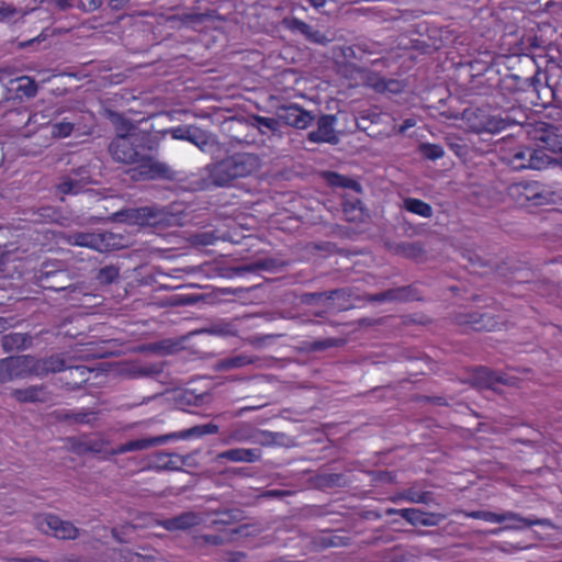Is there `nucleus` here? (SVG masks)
Here are the masks:
<instances>
[{"label": "nucleus", "instance_id": "423d86ee", "mask_svg": "<svg viewBox=\"0 0 562 562\" xmlns=\"http://www.w3.org/2000/svg\"><path fill=\"white\" fill-rule=\"evenodd\" d=\"M35 357L11 356L0 359V384L35 375Z\"/></svg>", "mask_w": 562, "mask_h": 562}, {"label": "nucleus", "instance_id": "1a4fd4ad", "mask_svg": "<svg viewBox=\"0 0 562 562\" xmlns=\"http://www.w3.org/2000/svg\"><path fill=\"white\" fill-rule=\"evenodd\" d=\"M34 524L41 532L59 539H75L78 535V529L70 521L63 520L53 514L36 516Z\"/></svg>", "mask_w": 562, "mask_h": 562}, {"label": "nucleus", "instance_id": "c9c22d12", "mask_svg": "<svg viewBox=\"0 0 562 562\" xmlns=\"http://www.w3.org/2000/svg\"><path fill=\"white\" fill-rule=\"evenodd\" d=\"M251 120L252 126L257 127L262 135H266L268 133L276 134L280 130V121L278 116L273 119L254 115Z\"/></svg>", "mask_w": 562, "mask_h": 562}, {"label": "nucleus", "instance_id": "39448f33", "mask_svg": "<svg viewBox=\"0 0 562 562\" xmlns=\"http://www.w3.org/2000/svg\"><path fill=\"white\" fill-rule=\"evenodd\" d=\"M173 139L187 140L195 145L201 151L210 155L221 150L217 137L195 125H180L167 131Z\"/></svg>", "mask_w": 562, "mask_h": 562}, {"label": "nucleus", "instance_id": "052dcab7", "mask_svg": "<svg viewBox=\"0 0 562 562\" xmlns=\"http://www.w3.org/2000/svg\"><path fill=\"white\" fill-rule=\"evenodd\" d=\"M353 296V290L351 288H340L327 291V300H340L347 303Z\"/></svg>", "mask_w": 562, "mask_h": 562}, {"label": "nucleus", "instance_id": "0eeeda50", "mask_svg": "<svg viewBox=\"0 0 562 562\" xmlns=\"http://www.w3.org/2000/svg\"><path fill=\"white\" fill-rule=\"evenodd\" d=\"M71 241L76 246L88 247L100 252H108L123 247V237L111 232L75 233Z\"/></svg>", "mask_w": 562, "mask_h": 562}, {"label": "nucleus", "instance_id": "e433bc0d", "mask_svg": "<svg viewBox=\"0 0 562 562\" xmlns=\"http://www.w3.org/2000/svg\"><path fill=\"white\" fill-rule=\"evenodd\" d=\"M404 206L406 211L423 217L429 218L432 216L431 206L422 200L407 198L404 200Z\"/></svg>", "mask_w": 562, "mask_h": 562}, {"label": "nucleus", "instance_id": "7ed1b4c3", "mask_svg": "<svg viewBox=\"0 0 562 562\" xmlns=\"http://www.w3.org/2000/svg\"><path fill=\"white\" fill-rule=\"evenodd\" d=\"M501 161L514 171L544 170L550 167L551 156L529 145H517L499 150Z\"/></svg>", "mask_w": 562, "mask_h": 562}, {"label": "nucleus", "instance_id": "a18cd8bd", "mask_svg": "<svg viewBox=\"0 0 562 562\" xmlns=\"http://www.w3.org/2000/svg\"><path fill=\"white\" fill-rule=\"evenodd\" d=\"M549 131L554 132L558 131V128L552 124L540 122L531 131H528V135L533 142H536V146H538L547 139Z\"/></svg>", "mask_w": 562, "mask_h": 562}, {"label": "nucleus", "instance_id": "13d9d810", "mask_svg": "<svg viewBox=\"0 0 562 562\" xmlns=\"http://www.w3.org/2000/svg\"><path fill=\"white\" fill-rule=\"evenodd\" d=\"M75 124L71 122H58L52 125V134L55 137H67L74 131Z\"/></svg>", "mask_w": 562, "mask_h": 562}, {"label": "nucleus", "instance_id": "bb28decb", "mask_svg": "<svg viewBox=\"0 0 562 562\" xmlns=\"http://www.w3.org/2000/svg\"><path fill=\"white\" fill-rule=\"evenodd\" d=\"M314 487L319 490L344 487L347 485V479L341 473L318 472L311 477Z\"/></svg>", "mask_w": 562, "mask_h": 562}, {"label": "nucleus", "instance_id": "4468645a", "mask_svg": "<svg viewBox=\"0 0 562 562\" xmlns=\"http://www.w3.org/2000/svg\"><path fill=\"white\" fill-rule=\"evenodd\" d=\"M336 122V115L323 114L317 120V130L308 134V140L313 143H329L337 144L338 136L335 134L334 124Z\"/></svg>", "mask_w": 562, "mask_h": 562}, {"label": "nucleus", "instance_id": "2eb2a0df", "mask_svg": "<svg viewBox=\"0 0 562 562\" xmlns=\"http://www.w3.org/2000/svg\"><path fill=\"white\" fill-rule=\"evenodd\" d=\"M415 299V290L412 285H404L398 288L389 289L386 291L366 294L362 300L371 303L382 302H406Z\"/></svg>", "mask_w": 562, "mask_h": 562}, {"label": "nucleus", "instance_id": "864d4df0", "mask_svg": "<svg viewBox=\"0 0 562 562\" xmlns=\"http://www.w3.org/2000/svg\"><path fill=\"white\" fill-rule=\"evenodd\" d=\"M360 200H356L355 202H349L344 204V213L346 215V220L349 222H356L360 220L362 212L360 207Z\"/></svg>", "mask_w": 562, "mask_h": 562}, {"label": "nucleus", "instance_id": "dca6fc26", "mask_svg": "<svg viewBox=\"0 0 562 562\" xmlns=\"http://www.w3.org/2000/svg\"><path fill=\"white\" fill-rule=\"evenodd\" d=\"M470 379L473 385L491 390H495V384L508 383L505 374L493 371L486 367L474 368Z\"/></svg>", "mask_w": 562, "mask_h": 562}, {"label": "nucleus", "instance_id": "6ab92c4d", "mask_svg": "<svg viewBox=\"0 0 562 562\" xmlns=\"http://www.w3.org/2000/svg\"><path fill=\"white\" fill-rule=\"evenodd\" d=\"M11 395L20 403H46L52 398V393L43 384L31 385L25 389H15L12 391Z\"/></svg>", "mask_w": 562, "mask_h": 562}, {"label": "nucleus", "instance_id": "a878e982", "mask_svg": "<svg viewBox=\"0 0 562 562\" xmlns=\"http://www.w3.org/2000/svg\"><path fill=\"white\" fill-rule=\"evenodd\" d=\"M218 429L220 428L217 425H215L213 423H209V424H204V425H196V426H193L189 429H184L181 431L170 432V434L164 435V437L166 438V442H168L169 440L189 439L192 437H202L205 435L217 434Z\"/></svg>", "mask_w": 562, "mask_h": 562}, {"label": "nucleus", "instance_id": "f704fd0d", "mask_svg": "<svg viewBox=\"0 0 562 562\" xmlns=\"http://www.w3.org/2000/svg\"><path fill=\"white\" fill-rule=\"evenodd\" d=\"M477 133L486 132L490 134L499 133L505 130L502 114L486 115L482 119L480 124L475 126Z\"/></svg>", "mask_w": 562, "mask_h": 562}, {"label": "nucleus", "instance_id": "69168bd1", "mask_svg": "<svg viewBox=\"0 0 562 562\" xmlns=\"http://www.w3.org/2000/svg\"><path fill=\"white\" fill-rule=\"evenodd\" d=\"M162 372V367L157 364L142 366L136 373L139 376H157Z\"/></svg>", "mask_w": 562, "mask_h": 562}, {"label": "nucleus", "instance_id": "ea45409f", "mask_svg": "<svg viewBox=\"0 0 562 562\" xmlns=\"http://www.w3.org/2000/svg\"><path fill=\"white\" fill-rule=\"evenodd\" d=\"M535 149H541L546 154H558L562 153V140L558 131L551 132L549 131V136L544 139L540 145L533 146Z\"/></svg>", "mask_w": 562, "mask_h": 562}, {"label": "nucleus", "instance_id": "ddd939ff", "mask_svg": "<svg viewBox=\"0 0 562 562\" xmlns=\"http://www.w3.org/2000/svg\"><path fill=\"white\" fill-rule=\"evenodd\" d=\"M281 23L286 30L293 33L302 34L308 42L313 44L326 45L330 42V40L324 33L318 30H314L310 24L297 18L286 16L282 20Z\"/></svg>", "mask_w": 562, "mask_h": 562}, {"label": "nucleus", "instance_id": "37998d69", "mask_svg": "<svg viewBox=\"0 0 562 562\" xmlns=\"http://www.w3.org/2000/svg\"><path fill=\"white\" fill-rule=\"evenodd\" d=\"M398 497L414 504H429L432 502L431 492H418L415 488L405 490Z\"/></svg>", "mask_w": 562, "mask_h": 562}, {"label": "nucleus", "instance_id": "393cba45", "mask_svg": "<svg viewBox=\"0 0 562 562\" xmlns=\"http://www.w3.org/2000/svg\"><path fill=\"white\" fill-rule=\"evenodd\" d=\"M217 459H225L232 462L254 463L260 461V449L234 448L217 454Z\"/></svg>", "mask_w": 562, "mask_h": 562}, {"label": "nucleus", "instance_id": "5701e85b", "mask_svg": "<svg viewBox=\"0 0 562 562\" xmlns=\"http://www.w3.org/2000/svg\"><path fill=\"white\" fill-rule=\"evenodd\" d=\"M458 322L469 325L473 330H492L496 326V321L487 313H469L460 315Z\"/></svg>", "mask_w": 562, "mask_h": 562}, {"label": "nucleus", "instance_id": "79ce46f5", "mask_svg": "<svg viewBox=\"0 0 562 562\" xmlns=\"http://www.w3.org/2000/svg\"><path fill=\"white\" fill-rule=\"evenodd\" d=\"M418 153L424 159L432 161L442 158L445 155L442 146L431 143H420L418 145Z\"/></svg>", "mask_w": 562, "mask_h": 562}, {"label": "nucleus", "instance_id": "a211bd4d", "mask_svg": "<svg viewBox=\"0 0 562 562\" xmlns=\"http://www.w3.org/2000/svg\"><path fill=\"white\" fill-rule=\"evenodd\" d=\"M401 517L413 526L422 525L434 527L446 519V515L440 513H425L418 508H403Z\"/></svg>", "mask_w": 562, "mask_h": 562}, {"label": "nucleus", "instance_id": "aec40b11", "mask_svg": "<svg viewBox=\"0 0 562 562\" xmlns=\"http://www.w3.org/2000/svg\"><path fill=\"white\" fill-rule=\"evenodd\" d=\"M201 517L194 512H184L178 516L164 519L161 526L168 531L188 530L198 526Z\"/></svg>", "mask_w": 562, "mask_h": 562}, {"label": "nucleus", "instance_id": "7c9ffc66", "mask_svg": "<svg viewBox=\"0 0 562 562\" xmlns=\"http://www.w3.org/2000/svg\"><path fill=\"white\" fill-rule=\"evenodd\" d=\"M108 441L104 439H86L80 440L74 445V450L78 454L86 453H103L104 458L109 457V449H106Z\"/></svg>", "mask_w": 562, "mask_h": 562}, {"label": "nucleus", "instance_id": "4d7b16f0", "mask_svg": "<svg viewBox=\"0 0 562 562\" xmlns=\"http://www.w3.org/2000/svg\"><path fill=\"white\" fill-rule=\"evenodd\" d=\"M396 251L408 258L417 257L422 254V247L415 243H401L396 246Z\"/></svg>", "mask_w": 562, "mask_h": 562}, {"label": "nucleus", "instance_id": "603ef678", "mask_svg": "<svg viewBox=\"0 0 562 562\" xmlns=\"http://www.w3.org/2000/svg\"><path fill=\"white\" fill-rule=\"evenodd\" d=\"M356 47L361 56L362 54L378 55L382 53V45L373 41H358Z\"/></svg>", "mask_w": 562, "mask_h": 562}, {"label": "nucleus", "instance_id": "f03ea898", "mask_svg": "<svg viewBox=\"0 0 562 562\" xmlns=\"http://www.w3.org/2000/svg\"><path fill=\"white\" fill-rule=\"evenodd\" d=\"M260 167L261 159L257 154L239 151L228 155L205 166L206 177L201 179L200 188L205 190L212 187H231L238 179L258 171Z\"/></svg>", "mask_w": 562, "mask_h": 562}, {"label": "nucleus", "instance_id": "58836bf2", "mask_svg": "<svg viewBox=\"0 0 562 562\" xmlns=\"http://www.w3.org/2000/svg\"><path fill=\"white\" fill-rule=\"evenodd\" d=\"M18 87L15 88L16 93L20 97H25L27 99L34 98L37 94L38 86L34 79L23 76L18 78Z\"/></svg>", "mask_w": 562, "mask_h": 562}, {"label": "nucleus", "instance_id": "3c124183", "mask_svg": "<svg viewBox=\"0 0 562 562\" xmlns=\"http://www.w3.org/2000/svg\"><path fill=\"white\" fill-rule=\"evenodd\" d=\"M220 518L213 520L214 525H228L243 519V512L238 508H232L220 513Z\"/></svg>", "mask_w": 562, "mask_h": 562}, {"label": "nucleus", "instance_id": "0e129e2a", "mask_svg": "<svg viewBox=\"0 0 562 562\" xmlns=\"http://www.w3.org/2000/svg\"><path fill=\"white\" fill-rule=\"evenodd\" d=\"M95 413L92 411L74 412L72 424H90L94 419Z\"/></svg>", "mask_w": 562, "mask_h": 562}, {"label": "nucleus", "instance_id": "6e6552de", "mask_svg": "<svg viewBox=\"0 0 562 562\" xmlns=\"http://www.w3.org/2000/svg\"><path fill=\"white\" fill-rule=\"evenodd\" d=\"M109 218L113 222L155 226L161 222L162 211L157 206L127 209L113 213Z\"/></svg>", "mask_w": 562, "mask_h": 562}, {"label": "nucleus", "instance_id": "6e6d98bb", "mask_svg": "<svg viewBox=\"0 0 562 562\" xmlns=\"http://www.w3.org/2000/svg\"><path fill=\"white\" fill-rule=\"evenodd\" d=\"M344 344L342 339L339 338H326L322 340H315L311 344L310 349L312 351H323L328 348L339 347Z\"/></svg>", "mask_w": 562, "mask_h": 562}, {"label": "nucleus", "instance_id": "cd10ccee", "mask_svg": "<svg viewBox=\"0 0 562 562\" xmlns=\"http://www.w3.org/2000/svg\"><path fill=\"white\" fill-rule=\"evenodd\" d=\"M31 346L32 337L29 334L11 333L1 338V347L4 352L24 350Z\"/></svg>", "mask_w": 562, "mask_h": 562}, {"label": "nucleus", "instance_id": "8fccbe9b", "mask_svg": "<svg viewBox=\"0 0 562 562\" xmlns=\"http://www.w3.org/2000/svg\"><path fill=\"white\" fill-rule=\"evenodd\" d=\"M67 176L80 180L82 183L90 186L93 184L94 181L91 176V171L88 166H80L78 168L70 169L67 173Z\"/></svg>", "mask_w": 562, "mask_h": 562}, {"label": "nucleus", "instance_id": "a19ab883", "mask_svg": "<svg viewBox=\"0 0 562 562\" xmlns=\"http://www.w3.org/2000/svg\"><path fill=\"white\" fill-rule=\"evenodd\" d=\"M256 361V358L240 353L234 357L225 358L221 361L220 368L223 370H229L235 368H241L251 364Z\"/></svg>", "mask_w": 562, "mask_h": 562}, {"label": "nucleus", "instance_id": "de8ad7c7", "mask_svg": "<svg viewBox=\"0 0 562 562\" xmlns=\"http://www.w3.org/2000/svg\"><path fill=\"white\" fill-rule=\"evenodd\" d=\"M36 215L37 221L43 223H60L64 218L60 211L50 205L41 206L36 211Z\"/></svg>", "mask_w": 562, "mask_h": 562}, {"label": "nucleus", "instance_id": "9d476101", "mask_svg": "<svg viewBox=\"0 0 562 562\" xmlns=\"http://www.w3.org/2000/svg\"><path fill=\"white\" fill-rule=\"evenodd\" d=\"M34 524L41 532L59 539H75L78 535V529L70 521L63 520L53 514L36 516Z\"/></svg>", "mask_w": 562, "mask_h": 562}, {"label": "nucleus", "instance_id": "b1692460", "mask_svg": "<svg viewBox=\"0 0 562 562\" xmlns=\"http://www.w3.org/2000/svg\"><path fill=\"white\" fill-rule=\"evenodd\" d=\"M66 371L64 383L69 390L81 389L92 372L87 366H67Z\"/></svg>", "mask_w": 562, "mask_h": 562}, {"label": "nucleus", "instance_id": "c85d7f7f", "mask_svg": "<svg viewBox=\"0 0 562 562\" xmlns=\"http://www.w3.org/2000/svg\"><path fill=\"white\" fill-rule=\"evenodd\" d=\"M503 83L507 89L512 90H528L531 89L532 92L539 94L540 91L537 85H540V79L537 76L521 78L518 75H507L503 78Z\"/></svg>", "mask_w": 562, "mask_h": 562}, {"label": "nucleus", "instance_id": "20e7f679", "mask_svg": "<svg viewBox=\"0 0 562 562\" xmlns=\"http://www.w3.org/2000/svg\"><path fill=\"white\" fill-rule=\"evenodd\" d=\"M507 194L521 207L546 206L557 200V193L550 186L536 180L512 183L507 187Z\"/></svg>", "mask_w": 562, "mask_h": 562}, {"label": "nucleus", "instance_id": "2f4dec72", "mask_svg": "<svg viewBox=\"0 0 562 562\" xmlns=\"http://www.w3.org/2000/svg\"><path fill=\"white\" fill-rule=\"evenodd\" d=\"M505 128L514 125H524L527 123L529 116L527 109L521 105L512 106L501 112Z\"/></svg>", "mask_w": 562, "mask_h": 562}, {"label": "nucleus", "instance_id": "72a5a7b5", "mask_svg": "<svg viewBox=\"0 0 562 562\" xmlns=\"http://www.w3.org/2000/svg\"><path fill=\"white\" fill-rule=\"evenodd\" d=\"M289 438L283 432L257 429L255 442L261 446H288Z\"/></svg>", "mask_w": 562, "mask_h": 562}, {"label": "nucleus", "instance_id": "4c0bfd02", "mask_svg": "<svg viewBox=\"0 0 562 562\" xmlns=\"http://www.w3.org/2000/svg\"><path fill=\"white\" fill-rule=\"evenodd\" d=\"M414 555L396 546L383 552L381 562H412Z\"/></svg>", "mask_w": 562, "mask_h": 562}, {"label": "nucleus", "instance_id": "412c9836", "mask_svg": "<svg viewBox=\"0 0 562 562\" xmlns=\"http://www.w3.org/2000/svg\"><path fill=\"white\" fill-rule=\"evenodd\" d=\"M189 456H179L176 453H167L164 451H158L153 456V461L150 463V468L156 470H180L181 465L187 464V460Z\"/></svg>", "mask_w": 562, "mask_h": 562}, {"label": "nucleus", "instance_id": "e2e57ef3", "mask_svg": "<svg viewBox=\"0 0 562 562\" xmlns=\"http://www.w3.org/2000/svg\"><path fill=\"white\" fill-rule=\"evenodd\" d=\"M322 299H326L327 300V291L303 293L300 296L301 303L305 304V305H313V304L317 303Z\"/></svg>", "mask_w": 562, "mask_h": 562}, {"label": "nucleus", "instance_id": "338daca9", "mask_svg": "<svg viewBox=\"0 0 562 562\" xmlns=\"http://www.w3.org/2000/svg\"><path fill=\"white\" fill-rule=\"evenodd\" d=\"M329 235L339 237V238L350 239V238H352L353 232L350 227L335 224L330 227Z\"/></svg>", "mask_w": 562, "mask_h": 562}, {"label": "nucleus", "instance_id": "f3484780", "mask_svg": "<svg viewBox=\"0 0 562 562\" xmlns=\"http://www.w3.org/2000/svg\"><path fill=\"white\" fill-rule=\"evenodd\" d=\"M166 443V438L164 435L160 436H151L145 438H138L134 440H130L125 443L117 446L116 448L110 449V456L123 454L132 451H140L146 450L159 445Z\"/></svg>", "mask_w": 562, "mask_h": 562}, {"label": "nucleus", "instance_id": "774afa93", "mask_svg": "<svg viewBox=\"0 0 562 562\" xmlns=\"http://www.w3.org/2000/svg\"><path fill=\"white\" fill-rule=\"evenodd\" d=\"M206 397H209V395L206 393L200 394V395H195L192 392H184L183 395H182L183 401L188 405H194V406H199L202 403H204V400Z\"/></svg>", "mask_w": 562, "mask_h": 562}, {"label": "nucleus", "instance_id": "9b49d317", "mask_svg": "<svg viewBox=\"0 0 562 562\" xmlns=\"http://www.w3.org/2000/svg\"><path fill=\"white\" fill-rule=\"evenodd\" d=\"M467 517L473 519H482L490 522H505L506 520H518L525 524V526H552L550 519L547 518H532L522 517L514 512H505L502 514L488 512V510H472L464 514Z\"/></svg>", "mask_w": 562, "mask_h": 562}, {"label": "nucleus", "instance_id": "680f3d73", "mask_svg": "<svg viewBox=\"0 0 562 562\" xmlns=\"http://www.w3.org/2000/svg\"><path fill=\"white\" fill-rule=\"evenodd\" d=\"M324 179L333 188H344L346 176L339 175L334 171H327L324 173Z\"/></svg>", "mask_w": 562, "mask_h": 562}, {"label": "nucleus", "instance_id": "f8f14e48", "mask_svg": "<svg viewBox=\"0 0 562 562\" xmlns=\"http://www.w3.org/2000/svg\"><path fill=\"white\" fill-rule=\"evenodd\" d=\"M276 114L280 123L301 130L311 125L315 119L311 112L294 103L278 106Z\"/></svg>", "mask_w": 562, "mask_h": 562}, {"label": "nucleus", "instance_id": "473e14b6", "mask_svg": "<svg viewBox=\"0 0 562 562\" xmlns=\"http://www.w3.org/2000/svg\"><path fill=\"white\" fill-rule=\"evenodd\" d=\"M87 184L82 183L80 180L74 179L67 175H63L59 178V182L56 186V192L58 194H71L76 195L80 192L88 191Z\"/></svg>", "mask_w": 562, "mask_h": 562}, {"label": "nucleus", "instance_id": "49530a36", "mask_svg": "<svg viewBox=\"0 0 562 562\" xmlns=\"http://www.w3.org/2000/svg\"><path fill=\"white\" fill-rule=\"evenodd\" d=\"M270 267H271L270 260H258L252 263L234 267V268H232V271L236 276H243L246 273H255L260 270H268V269H270Z\"/></svg>", "mask_w": 562, "mask_h": 562}, {"label": "nucleus", "instance_id": "f257e3e1", "mask_svg": "<svg viewBox=\"0 0 562 562\" xmlns=\"http://www.w3.org/2000/svg\"><path fill=\"white\" fill-rule=\"evenodd\" d=\"M159 143L147 131H142L130 122L124 123V132L117 133L110 142L108 151L115 162L135 165L136 180H173L176 172L157 159Z\"/></svg>", "mask_w": 562, "mask_h": 562}, {"label": "nucleus", "instance_id": "5fc2aeb1", "mask_svg": "<svg viewBox=\"0 0 562 562\" xmlns=\"http://www.w3.org/2000/svg\"><path fill=\"white\" fill-rule=\"evenodd\" d=\"M379 119H380L379 113L371 111V110H366V111H362L359 113V116L356 120V126L360 131H367L368 126L363 125V121H367L370 124H373V123H376L379 121Z\"/></svg>", "mask_w": 562, "mask_h": 562}, {"label": "nucleus", "instance_id": "bf43d9fd", "mask_svg": "<svg viewBox=\"0 0 562 562\" xmlns=\"http://www.w3.org/2000/svg\"><path fill=\"white\" fill-rule=\"evenodd\" d=\"M217 239L214 232H201L192 235V241L200 246L213 245Z\"/></svg>", "mask_w": 562, "mask_h": 562}, {"label": "nucleus", "instance_id": "4be33fe9", "mask_svg": "<svg viewBox=\"0 0 562 562\" xmlns=\"http://www.w3.org/2000/svg\"><path fill=\"white\" fill-rule=\"evenodd\" d=\"M67 361L60 355H52L46 358H35L34 373L36 376L47 375L48 373H57L65 371Z\"/></svg>", "mask_w": 562, "mask_h": 562}, {"label": "nucleus", "instance_id": "c756f323", "mask_svg": "<svg viewBox=\"0 0 562 562\" xmlns=\"http://www.w3.org/2000/svg\"><path fill=\"white\" fill-rule=\"evenodd\" d=\"M257 429H254L248 424H238L228 431V435L223 442L231 445L233 442H255Z\"/></svg>", "mask_w": 562, "mask_h": 562}, {"label": "nucleus", "instance_id": "c03bdc74", "mask_svg": "<svg viewBox=\"0 0 562 562\" xmlns=\"http://www.w3.org/2000/svg\"><path fill=\"white\" fill-rule=\"evenodd\" d=\"M549 131L554 132L558 131V128L552 124L540 122L531 131H528V135L533 142H536V146H538L547 139Z\"/></svg>", "mask_w": 562, "mask_h": 562}, {"label": "nucleus", "instance_id": "09e8293b", "mask_svg": "<svg viewBox=\"0 0 562 562\" xmlns=\"http://www.w3.org/2000/svg\"><path fill=\"white\" fill-rule=\"evenodd\" d=\"M119 268L110 265L101 268L98 271L97 280L102 285H108L113 283L119 278Z\"/></svg>", "mask_w": 562, "mask_h": 562}]
</instances>
